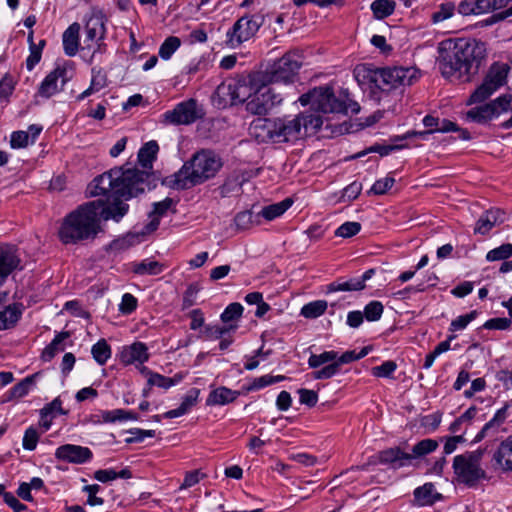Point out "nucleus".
<instances>
[{
  "label": "nucleus",
  "mask_w": 512,
  "mask_h": 512,
  "mask_svg": "<svg viewBox=\"0 0 512 512\" xmlns=\"http://www.w3.org/2000/svg\"><path fill=\"white\" fill-rule=\"evenodd\" d=\"M477 315L478 312L473 310L465 315L458 316L456 319L451 321L449 330L455 332L465 329L467 325L477 317Z\"/></svg>",
  "instance_id": "nucleus-58"
},
{
  "label": "nucleus",
  "mask_w": 512,
  "mask_h": 512,
  "mask_svg": "<svg viewBox=\"0 0 512 512\" xmlns=\"http://www.w3.org/2000/svg\"><path fill=\"white\" fill-rule=\"evenodd\" d=\"M438 445V442L434 439H423L413 446L411 455L413 459L423 457L435 451Z\"/></svg>",
  "instance_id": "nucleus-47"
},
{
  "label": "nucleus",
  "mask_w": 512,
  "mask_h": 512,
  "mask_svg": "<svg viewBox=\"0 0 512 512\" xmlns=\"http://www.w3.org/2000/svg\"><path fill=\"white\" fill-rule=\"evenodd\" d=\"M453 469L458 481L469 487L475 486L480 479L486 477V473L481 467L467 462L463 456L454 457Z\"/></svg>",
  "instance_id": "nucleus-15"
},
{
  "label": "nucleus",
  "mask_w": 512,
  "mask_h": 512,
  "mask_svg": "<svg viewBox=\"0 0 512 512\" xmlns=\"http://www.w3.org/2000/svg\"><path fill=\"white\" fill-rule=\"evenodd\" d=\"M493 117V112L489 103L475 107L466 113L467 120L477 123H486Z\"/></svg>",
  "instance_id": "nucleus-44"
},
{
  "label": "nucleus",
  "mask_w": 512,
  "mask_h": 512,
  "mask_svg": "<svg viewBox=\"0 0 512 512\" xmlns=\"http://www.w3.org/2000/svg\"><path fill=\"white\" fill-rule=\"evenodd\" d=\"M148 359V347L143 342H134L131 345L123 347L120 352V361L125 365H131L136 362L143 364Z\"/></svg>",
  "instance_id": "nucleus-22"
},
{
  "label": "nucleus",
  "mask_w": 512,
  "mask_h": 512,
  "mask_svg": "<svg viewBox=\"0 0 512 512\" xmlns=\"http://www.w3.org/2000/svg\"><path fill=\"white\" fill-rule=\"evenodd\" d=\"M396 3L391 0H375L371 4V10L377 19H384L393 14Z\"/></svg>",
  "instance_id": "nucleus-45"
},
{
  "label": "nucleus",
  "mask_w": 512,
  "mask_h": 512,
  "mask_svg": "<svg viewBox=\"0 0 512 512\" xmlns=\"http://www.w3.org/2000/svg\"><path fill=\"white\" fill-rule=\"evenodd\" d=\"M438 53V68L444 78L468 81L478 72L487 49L479 40L459 38L442 41Z\"/></svg>",
  "instance_id": "nucleus-1"
},
{
  "label": "nucleus",
  "mask_w": 512,
  "mask_h": 512,
  "mask_svg": "<svg viewBox=\"0 0 512 512\" xmlns=\"http://www.w3.org/2000/svg\"><path fill=\"white\" fill-rule=\"evenodd\" d=\"M253 213L249 210L242 211L236 214L234 217V224L239 230L248 229L254 222Z\"/></svg>",
  "instance_id": "nucleus-64"
},
{
  "label": "nucleus",
  "mask_w": 512,
  "mask_h": 512,
  "mask_svg": "<svg viewBox=\"0 0 512 512\" xmlns=\"http://www.w3.org/2000/svg\"><path fill=\"white\" fill-rule=\"evenodd\" d=\"M324 122L321 116L312 112H302L293 118L285 117L275 120L273 142H287L302 139L319 131Z\"/></svg>",
  "instance_id": "nucleus-4"
},
{
  "label": "nucleus",
  "mask_w": 512,
  "mask_h": 512,
  "mask_svg": "<svg viewBox=\"0 0 512 512\" xmlns=\"http://www.w3.org/2000/svg\"><path fill=\"white\" fill-rule=\"evenodd\" d=\"M252 88L246 78L232 79L223 82L217 88V94L224 100L229 99L231 104L245 102L250 96Z\"/></svg>",
  "instance_id": "nucleus-14"
},
{
  "label": "nucleus",
  "mask_w": 512,
  "mask_h": 512,
  "mask_svg": "<svg viewBox=\"0 0 512 512\" xmlns=\"http://www.w3.org/2000/svg\"><path fill=\"white\" fill-rule=\"evenodd\" d=\"M91 203H94L96 219L99 224L101 220L119 222L129 210V205L118 199V197H115V199L107 205H104L101 200L91 201Z\"/></svg>",
  "instance_id": "nucleus-16"
},
{
  "label": "nucleus",
  "mask_w": 512,
  "mask_h": 512,
  "mask_svg": "<svg viewBox=\"0 0 512 512\" xmlns=\"http://www.w3.org/2000/svg\"><path fill=\"white\" fill-rule=\"evenodd\" d=\"M414 499L420 506H429L441 500L442 494L436 492L434 484L429 482L414 490Z\"/></svg>",
  "instance_id": "nucleus-30"
},
{
  "label": "nucleus",
  "mask_w": 512,
  "mask_h": 512,
  "mask_svg": "<svg viewBox=\"0 0 512 512\" xmlns=\"http://www.w3.org/2000/svg\"><path fill=\"white\" fill-rule=\"evenodd\" d=\"M91 353L99 365H104L111 357V348L106 340L101 339L92 346Z\"/></svg>",
  "instance_id": "nucleus-46"
},
{
  "label": "nucleus",
  "mask_w": 512,
  "mask_h": 512,
  "mask_svg": "<svg viewBox=\"0 0 512 512\" xmlns=\"http://www.w3.org/2000/svg\"><path fill=\"white\" fill-rule=\"evenodd\" d=\"M139 163L141 164V169L137 167L115 169L116 193L118 197H124L127 200L144 192L145 187L149 185L153 162Z\"/></svg>",
  "instance_id": "nucleus-5"
},
{
  "label": "nucleus",
  "mask_w": 512,
  "mask_h": 512,
  "mask_svg": "<svg viewBox=\"0 0 512 512\" xmlns=\"http://www.w3.org/2000/svg\"><path fill=\"white\" fill-rule=\"evenodd\" d=\"M435 131L442 133L454 131L459 133V138L463 140L470 139V134L467 130L459 128L456 123L447 119H443L441 121L439 120V125L437 128H435Z\"/></svg>",
  "instance_id": "nucleus-54"
},
{
  "label": "nucleus",
  "mask_w": 512,
  "mask_h": 512,
  "mask_svg": "<svg viewBox=\"0 0 512 512\" xmlns=\"http://www.w3.org/2000/svg\"><path fill=\"white\" fill-rule=\"evenodd\" d=\"M361 230V224L359 222H345L339 226L335 231V236L350 238L358 234Z\"/></svg>",
  "instance_id": "nucleus-60"
},
{
  "label": "nucleus",
  "mask_w": 512,
  "mask_h": 512,
  "mask_svg": "<svg viewBox=\"0 0 512 512\" xmlns=\"http://www.w3.org/2000/svg\"><path fill=\"white\" fill-rule=\"evenodd\" d=\"M199 393V389H190L188 393L183 397L180 406L176 409H172L165 412L163 414V417L167 419H172L188 413L191 410V408L197 404Z\"/></svg>",
  "instance_id": "nucleus-31"
},
{
  "label": "nucleus",
  "mask_w": 512,
  "mask_h": 512,
  "mask_svg": "<svg viewBox=\"0 0 512 512\" xmlns=\"http://www.w3.org/2000/svg\"><path fill=\"white\" fill-rule=\"evenodd\" d=\"M511 405H512V402L506 403L502 408L498 409L496 411L495 415L493 416V418L490 421H488L483 426L481 431L476 435L474 441L479 442L483 438L488 436L489 434L497 433L500 425L503 424L505 422V420L507 419Z\"/></svg>",
  "instance_id": "nucleus-24"
},
{
  "label": "nucleus",
  "mask_w": 512,
  "mask_h": 512,
  "mask_svg": "<svg viewBox=\"0 0 512 512\" xmlns=\"http://www.w3.org/2000/svg\"><path fill=\"white\" fill-rule=\"evenodd\" d=\"M376 458L378 463L390 465L393 469L409 466L413 460V456L410 453L403 451L400 447H392L382 450L376 455Z\"/></svg>",
  "instance_id": "nucleus-20"
},
{
  "label": "nucleus",
  "mask_w": 512,
  "mask_h": 512,
  "mask_svg": "<svg viewBox=\"0 0 512 512\" xmlns=\"http://www.w3.org/2000/svg\"><path fill=\"white\" fill-rule=\"evenodd\" d=\"M360 282L356 277H341L326 286L327 293L361 291Z\"/></svg>",
  "instance_id": "nucleus-37"
},
{
  "label": "nucleus",
  "mask_w": 512,
  "mask_h": 512,
  "mask_svg": "<svg viewBox=\"0 0 512 512\" xmlns=\"http://www.w3.org/2000/svg\"><path fill=\"white\" fill-rule=\"evenodd\" d=\"M237 325L220 326V325H208L202 331L203 336L206 339L216 340L222 338L225 334L232 330H235Z\"/></svg>",
  "instance_id": "nucleus-48"
},
{
  "label": "nucleus",
  "mask_w": 512,
  "mask_h": 512,
  "mask_svg": "<svg viewBox=\"0 0 512 512\" xmlns=\"http://www.w3.org/2000/svg\"><path fill=\"white\" fill-rule=\"evenodd\" d=\"M384 306L380 301H371L364 308V317L367 321H377L383 314Z\"/></svg>",
  "instance_id": "nucleus-56"
},
{
  "label": "nucleus",
  "mask_w": 512,
  "mask_h": 512,
  "mask_svg": "<svg viewBox=\"0 0 512 512\" xmlns=\"http://www.w3.org/2000/svg\"><path fill=\"white\" fill-rule=\"evenodd\" d=\"M502 213L500 210H488L483 213L477 220L474 233L485 235L487 234L497 223L503 221L501 218Z\"/></svg>",
  "instance_id": "nucleus-32"
},
{
  "label": "nucleus",
  "mask_w": 512,
  "mask_h": 512,
  "mask_svg": "<svg viewBox=\"0 0 512 512\" xmlns=\"http://www.w3.org/2000/svg\"><path fill=\"white\" fill-rule=\"evenodd\" d=\"M159 145L152 140L145 143L139 150L137 160H154L157 157Z\"/></svg>",
  "instance_id": "nucleus-59"
},
{
  "label": "nucleus",
  "mask_w": 512,
  "mask_h": 512,
  "mask_svg": "<svg viewBox=\"0 0 512 512\" xmlns=\"http://www.w3.org/2000/svg\"><path fill=\"white\" fill-rule=\"evenodd\" d=\"M275 130V120L271 121L267 118H257L253 120L249 126V133L259 142L272 140Z\"/></svg>",
  "instance_id": "nucleus-25"
},
{
  "label": "nucleus",
  "mask_w": 512,
  "mask_h": 512,
  "mask_svg": "<svg viewBox=\"0 0 512 512\" xmlns=\"http://www.w3.org/2000/svg\"><path fill=\"white\" fill-rule=\"evenodd\" d=\"M302 65L301 56L296 52H288L275 61L267 71L270 83H293Z\"/></svg>",
  "instance_id": "nucleus-11"
},
{
  "label": "nucleus",
  "mask_w": 512,
  "mask_h": 512,
  "mask_svg": "<svg viewBox=\"0 0 512 512\" xmlns=\"http://www.w3.org/2000/svg\"><path fill=\"white\" fill-rule=\"evenodd\" d=\"M23 313L22 303H13L0 311V330H8L17 324Z\"/></svg>",
  "instance_id": "nucleus-28"
},
{
  "label": "nucleus",
  "mask_w": 512,
  "mask_h": 512,
  "mask_svg": "<svg viewBox=\"0 0 512 512\" xmlns=\"http://www.w3.org/2000/svg\"><path fill=\"white\" fill-rule=\"evenodd\" d=\"M80 24L77 22L72 23L62 35V43L64 53L69 56H75L79 50L80 45Z\"/></svg>",
  "instance_id": "nucleus-26"
},
{
  "label": "nucleus",
  "mask_w": 512,
  "mask_h": 512,
  "mask_svg": "<svg viewBox=\"0 0 512 512\" xmlns=\"http://www.w3.org/2000/svg\"><path fill=\"white\" fill-rule=\"evenodd\" d=\"M142 372L148 375L147 383L149 387L156 386L159 388L168 389L182 380V376L176 374L174 377H166L156 372L148 370L146 367L142 368Z\"/></svg>",
  "instance_id": "nucleus-35"
},
{
  "label": "nucleus",
  "mask_w": 512,
  "mask_h": 512,
  "mask_svg": "<svg viewBox=\"0 0 512 512\" xmlns=\"http://www.w3.org/2000/svg\"><path fill=\"white\" fill-rule=\"evenodd\" d=\"M165 269V265L155 261L145 259L133 265V272L137 275H158Z\"/></svg>",
  "instance_id": "nucleus-41"
},
{
  "label": "nucleus",
  "mask_w": 512,
  "mask_h": 512,
  "mask_svg": "<svg viewBox=\"0 0 512 512\" xmlns=\"http://www.w3.org/2000/svg\"><path fill=\"white\" fill-rule=\"evenodd\" d=\"M285 379L283 375L271 376V375H263L261 377L255 378L251 384L247 387L248 391H255L262 389L266 386L281 382Z\"/></svg>",
  "instance_id": "nucleus-51"
},
{
  "label": "nucleus",
  "mask_w": 512,
  "mask_h": 512,
  "mask_svg": "<svg viewBox=\"0 0 512 512\" xmlns=\"http://www.w3.org/2000/svg\"><path fill=\"white\" fill-rule=\"evenodd\" d=\"M298 101L302 106L310 105L322 113L348 114L360 111L359 104L350 100L346 91L336 93L329 86L316 87L301 95Z\"/></svg>",
  "instance_id": "nucleus-3"
},
{
  "label": "nucleus",
  "mask_w": 512,
  "mask_h": 512,
  "mask_svg": "<svg viewBox=\"0 0 512 512\" xmlns=\"http://www.w3.org/2000/svg\"><path fill=\"white\" fill-rule=\"evenodd\" d=\"M510 67L507 63H493L483 82L469 98V103H480L489 98L495 91L506 84Z\"/></svg>",
  "instance_id": "nucleus-9"
},
{
  "label": "nucleus",
  "mask_w": 512,
  "mask_h": 512,
  "mask_svg": "<svg viewBox=\"0 0 512 512\" xmlns=\"http://www.w3.org/2000/svg\"><path fill=\"white\" fill-rule=\"evenodd\" d=\"M240 395L239 391L221 386L212 390L206 400L208 406L226 405L234 402Z\"/></svg>",
  "instance_id": "nucleus-29"
},
{
  "label": "nucleus",
  "mask_w": 512,
  "mask_h": 512,
  "mask_svg": "<svg viewBox=\"0 0 512 512\" xmlns=\"http://www.w3.org/2000/svg\"><path fill=\"white\" fill-rule=\"evenodd\" d=\"M94 478L99 482L107 483L117 478L130 479L132 478V472L129 467H125L119 472L113 469H100L95 471Z\"/></svg>",
  "instance_id": "nucleus-42"
},
{
  "label": "nucleus",
  "mask_w": 512,
  "mask_h": 512,
  "mask_svg": "<svg viewBox=\"0 0 512 512\" xmlns=\"http://www.w3.org/2000/svg\"><path fill=\"white\" fill-rule=\"evenodd\" d=\"M493 459L504 470H512V435L501 442Z\"/></svg>",
  "instance_id": "nucleus-34"
},
{
  "label": "nucleus",
  "mask_w": 512,
  "mask_h": 512,
  "mask_svg": "<svg viewBox=\"0 0 512 512\" xmlns=\"http://www.w3.org/2000/svg\"><path fill=\"white\" fill-rule=\"evenodd\" d=\"M263 23L264 16L262 14L242 16L227 31L226 45L233 49L239 47L243 42L254 37Z\"/></svg>",
  "instance_id": "nucleus-10"
},
{
  "label": "nucleus",
  "mask_w": 512,
  "mask_h": 512,
  "mask_svg": "<svg viewBox=\"0 0 512 512\" xmlns=\"http://www.w3.org/2000/svg\"><path fill=\"white\" fill-rule=\"evenodd\" d=\"M106 86V77L101 72H97L93 74L90 86L83 91L79 96V100H83L91 94L100 91L102 88Z\"/></svg>",
  "instance_id": "nucleus-50"
},
{
  "label": "nucleus",
  "mask_w": 512,
  "mask_h": 512,
  "mask_svg": "<svg viewBox=\"0 0 512 512\" xmlns=\"http://www.w3.org/2000/svg\"><path fill=\"white\" fill-rule=\"evenodd\" d=\"M328 303L325 300H315L305 304L300 311V315L307 319L320 317L327 310Z\"/></svg>",
  "instance_id": "nucleus-43"
},
{
  "label": "nucleus",
  "mask_w": 512,
  "mask_h": 512,
  "mask_svg": "<svg viewBox=\"0 0 512 512\" xmlns=\"http://www.w3.org/2000/svg\"><path fill=\"white\" fill-rule=\"evenodd\" d=\"M106 29L103 18L99 15H94L88 19L85 25V34L87 41L94 42L102 40L105 36Z\"/></svg>",
  "instance_id": "nucleus-33"
},
{
  "label": "nucleus",
  "mask_w": 512,
  "mask_h": 512,
  "mask_svg": "<svg viewBox=\"0 0 512 512\" xmlns=\"http://www.w3.org/2000/svg\"><path fill=\"white\" fill-rule=\"evenodd\" d=\"M202 112L194 99L183 101L174 109L166 111L162 115V122L172 125H189L201 118Z\"/></svg>",
  "instance_id": "nucleus-13"
},
{
  "label": "nucleus",
  "mask_w": 512,
  "mask_h": 512,
  "mask_svg": "<svg viewBox=\"0 0 512 512\" xmlns=\"http://www.w3.org/2000/svg\"><path fill=\"white\" fill-rule=\"evenodd\" d=\"M148 234L145 229L140 232L127 233L124 237L113 240L110 247L118 251L128 249L141 243Z\"/></svg>",
  "instance_id": "nucleus-38"
},
{
  "label": "nucleus",
  "mask_w": 512,
  "mask_h": 512,
  "mask_svg": "<svg viewBox=\"0 0 512 512\" xmlns=\"http://www.w3.org/2000/svg\"><path fill=\"white\" fill-rule=\"evenodd\" d=\"M293 204V200L291 198H285L284 200L270 204L262 208V210L257 214L258 216H262L268 221H272L281 215H283Z\"/></svg>",
  "instance_id": "nucleus-36"
},
{
  "label": "nucleus",
  "mask_w": 512,
  "mask_h": 512,
  "mask_svg": "<svg viewBox=\"0 0 512 512\" xmlns=\"http://www.w3.org/2000/svg\"><path fill=\"white\" fill-rule=\"evenodd\" d=\"M510 0H476L477 2V13L485 14L491 11L505 8L509 4Z\"/></svg>",
  "instance_id": "nucleus-52"
},
{
  "label": "nucleus",
  "mask_w": 512,
  "mask_h": 512,
  "mask_svg": "<svg viewBox=\"0 0 512 512\" xmlns=\"http://www.w3.org/2000/svg\"><path fill=\"white\" fill-rule=\"evenodd\" d=\"M116 184L115 169H111L110 171L94 178L87 187V194L91 197L109 195L117 196Z\"/></svg>",
  "instance_id": "nucleus-17"
},
{
  "label": "nucleus",
  "mask_w": 512,
  "mask_h": 512,
  "mask_svg": "<svg viewBox=\"0 0 512 512\" xmlns=\"http://www.w3.org/2000/svg\"><path fill=\"white\" fill-rule=\"evenodd\" d=\"M222 162H184L175 174L174 186L177 189H189L214 177L221 169Z\"/></svg>",
  "instance_id": "nucleus-7"
},
{
  "label": "nucleus",
  "mask_w": 512,
  "mask_h": 512,
  "mask_svg": "<svg viewBox=\"0 0 512 512\" xmlns=\"http://www.w3.org/2000/svg\"><path fill=\"white\" fill-rule=\"evenodd\" d=\"M419 77L420 72L415 67H385L376 69L370 76L371 81L383 91L412 85Z\"/></svg>",
  "instance_id": "nucleus-8"
},
{
  "label": "nucleus",
  "mask_w": 512,
  "mask_h": 512,
  "mask_svg": "<svg viewBox=\"0 0 512 512\" xmlns=\"http://www.w3.org/2000/svg\"><path fill=\"white\" fill-rule=\"evenodd\" d=\"M180 45L181 41L178 37L170 36L166 38L159 48V56L164 60L170 59Z\"/></svg>",
  "instance_id": "nucleus-49"
},
{
  "label": "nucleus",
  "mask_w": 512,
  "mask_h": 512,
  "mask_svg": "<svg viewBox=\"0 0 512 512\" xmlns=\"http://www.w3.org/2000/svg\"><path fill=\"white\" fill-rule=\"evenodd\" d=\"M55 457L68 463L84 464L92 459L93 453L88 447L65 444L56 449Z\"/></svg>",
  "instance_id": "nucleus-19"
},
{
  "label": "nucleus",
  "mask_w": 512,
  "mask_h": 512,
  "mask_svg": "<svg viewBox=\"0 0 512 512\" xmlns=\"http://www.w3.org/2000/svg\"><path fill=\"white\" fill-rule=\"evenodd\" d=\"M40 434L34 426H30L24 432L22 446L25 450L33 451L39 441Z\"/></svg>",
  "instance_id": "nucleus-57"
},
{
  "label": "nucleus",
  "mask_w": 512,
  "mask_h": 512,
  "mask_svg": "<svg viewBox=\"0 0 512 512\" xmlns=\"http://www.w3.org/2000/svg\"><path fill=\"white\" fill-rule=\"evenodd\" d=\"M69 331H62L58 333L51 343L46 346L42 352V359L46 362L51 361L55 355L59 352L64 351V341L70 337Z\"/></svg>",
  "instance_id": "nucleus-39"
},
{
  "label": "nucleus",
  "mask_w": 512,
  "mask_h": 512,
  "mask_svg": "<svg viewBox=\"0 0 512 512\" xmlns=\"http://www.w3.org/2000/svg\"><path fill=\"white\" fill-rule=\"evenodd\" d=\"M68 80L67 70L58 67L51 71L41 82L38 94L41 97L49 98L60 92Z\"/></svg>",
  "instance_id": "nucleus-18"
},
{
  "label": "nucleus",
  "mask_w": 512,
  "mask_h": 512,
  "mask_svg": "<svg viewBox=\"0 0 512 512\" xmlns=\"http://www.w3.org/2000/svg\"><path fill=\"white\" fill-rule=\"evenodd\" d=\"M100 230L94 203L88 202L65 216L58 236L63 244H77L84 240L94 239Z\"/></svg>",
  "instance_id": "nucleus-2"
},
{
  "label": "nucleus",
  "mask_w": 512,
  "mask_h": 512,
  "mask_svg": "<svg viewBox=\"0 0 512 512\" xmlns=\"http://www.w3.org/2000/svg\"><path fill=\"white\" fill-rule=\"evenodd\" d=\"M281 102L282 97L275 93L274 88L262 85L246 100V110L253 115H265Z\"/></svg>",
  "instance_id": "nucleus-12"
},
{
  "label": "nucleus",
  "mask_w": 512,
  "mask_h": 512,
  "mask_svg": "<svg viewBox=\"0 0 512 512\" xmlns=\"http://www.w3.org/2000/svg\"><path fill=\"white\" fill-rule=\"evenodd\" d=\"M512 256V244L505 243L501 246L490 250L486 255L487 261L506 260Z\"/></svg>",
  "instance_id": "nucleus-53"
},
{
  "label": "nucleus",
  "mask_w": 512,
  "mask_h": 512,
  "mask_svg": "<svg viewBox=\"0 0 512 512\" xmlns=\"http://www.w3.org/2000/svg\"><path fill=\"white\" fill-rule=\"evenodd\" d=\"M402 147L403 145L374 144L361 151L354 153L351 156L346 157L345 160H356L358 158L367 156L369 153H377L380 157H384L387 156L390 151L400 149Z\"/></svg>",
  "instance_id": "nucleus-40"
},
{
  "label": "nucleus",
  "mask_w": 512,
  "mask_h": 512,
  "mask_svg": "<svg viewBox=\"0 0 512 512\" xmlns=\"http://www.w3.org/2000/svg\"><path fill=\"white\" fill-rule=\"evenodd\" d=\"M42 131V126L32 124L26 131L19 130L11 134L10 145L14 149L25 148L33 144Z\"/></svg>",
  "instance_id": "nucleus-23"
},
{
  "label": "nucleus",
  "mask_w": 512,
  "mask_h": 512,
  "mask_svg": "<svg viewBox=\"0 0 512 512\" xmlns=\"http://www.w3.org/2000/svg\"><path fill=\"white\" fill-rule=\"evenodd\" d=\"M357 361L356 351L348 350L339 355L334 350L324 351L320 354H311L308 359V365L312 369H321L313 372L315 380L330 379L340 372L341 366Z\"/></svg>",
  "instance_id": "nucleus-6"
},
{
  "label": "nucleus",
  "mask_w": 512,
  "mask_h": 512,
  "mask_svg": "<svg viewBox=\"0 0 512 512\" xmlns=\"http://www.w3.org/2000/svg\"><path fill=\"white\" fill-rule=\"evenodd\" d=\"M243 313V306L238 303L234 302L229 304L225 310L222 312L220 318L224 323H229L235 320H238Z\"/></svg>",
  "instance_id": "nucleus-55"
},
{
  "label": "nucleus",
  "mask_w": 512,
  "mask_h": 512,
  "mask_svg": "<svg viewBox=\"0 0 512 512\" xmlns=\"http://www.w3.org/2000/svg\"><path fill=\"white\" fill-rule=\"evenodd\" d=\"M18 249L13 245H0V285L20 265Z\"/></svg>",
  "instance_id": "nucleus-21"
},
{
  "label": "nucleus",
  "mask_w": 512,
  "mask_h": 512,
  "mask_svg": "<svg viewBox=\"0 0 512 512\" xmlns=\"http://www.w3.org/2000/svg\"><path fill=\"white\" fill-rule=\"evenodd\" d=\"M397 365L392 360H387L383 362L379 366H375L372 368V375L375 377L381 378H390L392 374L395 372Z\"/></svg>",
  "instance_id": "nucleus-63"
},
{
  "label": "nucleus",
  "mask_w": 512,
  "mask_h": 512,
  "mask_svg": "<svg viewBox=\"0 0 512 512\" xmlns=\"http://www.w3.org/2000/svg\"><path fill=\"white\" fill-rule=\"evenodd\" d=\"M174 205L172 198H165L162 201L153 203V210L149 213L151 220L145 225L144 229L150 234L154 232L159 224L160 218Z\"/></svg>",
  "instance_id": "nucleus-27"
},
{
  "label": "nucleus",
  "mask_w": 512,
  "mask_h": 512,
  "mask_svg": "<svg viewBox=\"0 0 512 512\" xmlns=\"http://www.w3.org/2000/svg\"><path fill=\"white\" fill-rule=\"evenodd\" d=\"M37 376V374L31 375L26 377L24 380L16 384L11 389V394L13 397L21 398L28 394L31 386L34 383V379Z\"/></svg>",
  "instance_id": "nucleus-62"
},
{
  "label": "nucleus",
  "mask_w": 512,
  "mask_h": 512,
  "mask_svg": "<svg viewBox=\"0 0 512 512\" xmlns=\"http://www.w3.org/2000/svg\"><path fill=\"white\" fill-rule=\"evenodd\" d=\"M394 183H395V179L393 177L387 176V177H385L383 179L377 180L367 193L369 195L370 194H373V195H383L389 189L392 188Z\"/></svg>",
  "instance_id": "nucleus-61"
}]
</instances>
